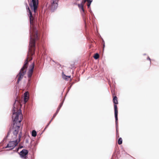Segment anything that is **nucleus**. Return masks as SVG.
Instances as JSON below:
<instances>
[{"instance_id": "11", "label": "nucleus", "mask_w": 159, "mask_h": 159, "mask_svg": "<svg viewBox=\"0 0 159 159\" xmlns=\"http://www.w3.org/2000/svg\"><path fill=\"white\" fill-rule=\"evenodd\" d=\"M58 112L56 111L55 113L54 114V115L52 116V120L49 121V123L48 124L46 125V126L44 128V129H46L47 128V127L49 125V124L50 123L51 120L55 117V116H56V115L58 114Z\"/></svg>"}, {"instance_id": "19", "label": "nucleus", "mask_w": 159, "mask_h": 159, "mask_svg": "<svg viewBox=\"0 0 159 159\" xmlns=\"http://www.w3.org/2000/svg\"><path fill=\"white\" fill-rule=\"evenodd\" d=\"M89 12H90V14H91V15H92V16L94 15V14H93V12H92V11H91V8H89Z\"/></svg>"}, {"instance_id": "14", "label": "nucleus", "mask_w": 159, "mask_h": 159, "mask_svg": "<svg viewBox=\"0 0 159 159\" xmlns=\"http://www.w3.org/2000/svg\"><path fill=\"white\" fill-rule=\"evenodd\" d=\"M32 135L33 137H36L37 135V133L35 130H33L32 132Z\"/></svg>"}, {"instance_id": "5", "label": "nucleus", "mask_w": 159, "mask_h": 159, "mask_svg": "<svg viewBox=\"0 0 159 159\" xmlns=\"http://www.w3.org/2000/svg\"><path fill=\"white\" fill-rule=\"evenodd\" d=\"M21 136L19 134L18 136V139H16L15 141H11L8 143L6 148H10V150H12L17 145L18 143L20 141V138Z\"/></svg>"}, {"instance_id": "31", "label": "nucleus", "mask_w": 159, "mask_h": 159, "mask_svg": "<svg viewBox=\"0 0 159 159\" xmlns=\"http://www.w3.org/2000/svg\"><path fill=\"white\" fill-rule=\"evenodd\" d=\"M52 61H53L54 62V61L53 60H52Z\"/></svg>"}, {"instance_id": "32", "label": "nucleus", "mask_w": 159, "mask_h": 159, "mask_svg": "<svg viewBox=\"0 0 159 159\" xmlns=\"http://www.w3.org/2000/svg\"><path fill=\"white\" fill-rule=\"evenodd\" d=\"M52 61H53L54 62V61L53 60H52Z\"/></svg>"}, {"instance_id": "21", "label": "nucleus", "mask_w": 159, "mask_h": 159, "mask_svg": "<svg viewBox=\"0 0 159 159\" xmlns=\"http://www.w3.org/2000/svg\"><path fill=\"white\" fill-rule=\"evenodd\" d=\"M147 60H149L150 61V64H151V59H150V57L148 56L147 58Z\"/></svg>"}, {"instance_id": "10", "label": "nucleus", "mask_w": 159, "mask_h": 159, "mask_svg": "<svg viewBox=\"0 0 159 159\" xmlns=\"http://www.w3.org/2000/svg\"><path fill=\"white\" fill-rule=\"evenodd\" d=\"M62 78L65 80H69L70 79V76H66L65 74H64L63 72L62 73Z\"/></svg>"}, {"instance_id": "28", "label": "nucleus", "mask_w": 159, "mask_h": 159, "mask_svg": "<svg viewBox=\"0 0 159 159\" xmlns=\"http://www.w3.org/2000/svg\"><path fill=\"white\" fill-rule=\"evenodd\" d=\"M116 133L117 134H118V131L117 130H116ZM118 135V134H117V136Z\"/></svg>"}, {"instance_id": "7", "label": "nucleus", "mask_w": 159, "mask_h": 159, "mask_svg": "<svg viewBox=\"0 0 159 159\" xmlns=\"http://www.w3.org/2000/svg\"><path fill=\"white\" fill-rule=\"evenodd\" d=\"M20 156L22 158L26 159L28 151L26 149L22 150L20 152Z\"/></svg>"}, {"instance_id": "23", "label": "nucleus", "mask_w": 159, "mask_h": 159, "mask_svg": "<svg viewBox=\"0 0 159 159\" xmlns=\"http://www.w3.org/2000/svg\"><path fill=\"white\" fill-rule=\"evenodd\" d=\"M31 80V78H29V79L28 80V82H30Z\"/></svg>"}, {"instance_id": "2", "label": "nucleus", "mask_w": 159, "mask_h": 159, "mask_svg": "<svg viewBox=\"0 0 159 159\" xmlns=\"http://www.w3.org/2000/svg\"><path fill=\"white\" fill-rule=\"evenodd\" d=\"M16 101V100L13 104L12 115L13 124L9 129H19L21 125V122L22 120L21 111L16 107L17 106L15 103Z\"/></svg>"}, {"instance_id": "24", "label": "nucleus", "mask_w": 159, "mask_h": 159, "mask_svg": "<svg viewBox=\"0 0 159 159\" xmlns=\"http://www.w3.org/2000/svg\"><path fill=\"white\" fill-rule=\"evenodd\" d=\"M103 50H104V48L105 46V43H104V44H103Z\"/></svg>"}, {"instance_id": "26", "label": "nucleus", "mask_w": 159, "mask_h": 159, "mask_svg": "<svg viewBox=\"0 0 159 159\" xmlns=\"http://www.w3.org/2000/svg\"><path fill=\"white\" fill-rule=\"evenodd\" d=\"M102 42L103 44H104V43H105L104 41L102 39Z\"/></svg>"}, {"instance_id": "12", "label": "nucleus", "mask_w": 159, "mask_h": 159, "mask_svg": "<svg viewBox=\"0 0 159 159\" xmlns=\"http://www.w3.org/2000/svg\"><path fill=\"white\" fill-rule=\"evenodd\" d=\"M64 100H63L61 102L60 104V105H59V107L57 108L56 111H57V112H59L60 109H61V107L63 105V102H64Z\"/></svg>"}, {"instance_id": "20", "label": "nucleus", "mask_w": 159, "mask_h": 159, "mask_svg": "<svg viewBox=\"0 0 159 159\" xmlns=\"http://www.w3.org/2000/svg\"><path fill=\"white\" fill-rule=\"evenodd\" d=\"M30 82H28L27 84V86L29 88L30 86Z\"/></svg>"}, {"instance_id": "17", "label": "nucleus", "mask_w": 159, "mask_h": 159, "mask_svg": "<svg viewBox=\"0 0 159 159\" xmlns=\"http://www.w3.org/2000/svg\"><path fill=\"white\" fill-rule=\"evenodd\" d=\"M122 143V139L120 138L118 140V143L119 144H121Z\"/></svg>"}, {"instance_id": "25", "label": "nucleus", "mask_w": 159, "mask_h": 159, "mask_svg": "<svg viewBox=\"0 0 159 159\" xmlns=\"http://www.w3.org/2000/svg\"><path fill=\"white\" fill-rule=\"evenodd\" d=\"M23 147L22 146H20L18 148H22Z\"/></svg>"}, {"instance_id": "29", "label": "nucleus", "mask_w": 159, "mask_h": 159, "mask_svg": "<svg viewBox=\"0 0 159 159\" xmlns=\"http://www.w3.org/2000/svg\"><path fill=\"white\" fill-rule=\"evenodd\" d=\"M32 59V58L31 57V58H30V60H31Z\"/></svg>"}, {"instance_id": "13", "label": "nucleus", "mask_w": 159, "mask_h": 159, "mask_svg": "<svg viewBox=\"0 0 159 159\" xmlns=\"http://www.w3.org/2000/svg\"><path fill=\"white\" fill-rule=\"evenodd\" d=\"M92 2V0H88V1H87L88 3L87 4V6L88 7V9L90 8V5H91V3Z\"/></svg>"}, {"instance_id": "15", "label": "nucleus", "mask_w": 159, "mask_h": 159, "mask_svg": "<svg viewBox=\"0 0 159 159\" xmlns=\"http://www.w3.org/2000/svg\"><path fill=\"white\" fill-rule=\"evenodd\" d=\"M18 130H14V131H13V134L15 135V137L17 136V134H18Z\"/></svg>"}, {"instance_id": "3", "label": "nucleus", "mask_w": 159, "mask_h": 159, "mask_svg": "<svg viewBox=\"0 0 159 159\" xmlns=\"http://www.w3.org/2000/svg\"><path fill=\"white\" fill-rule=\"evenodd\" d=\"M113 102L114 104V114L116 120V129H117L118 128L117 126V121L118 120V110L116 104H118V102L117 100V97L116 96H114L113 99Z\"/></svg>"}, {"instance_id": "16", "label": "nucleus", "mask_w": 159, "mask_h": 159, "mask_svg": "<svg viewBox=\"0 0 159 159\" xmlns=\"http://www.w3.org/2000/svg\"><path fill=\"white\" fill-rule=\"evenodd\" d=\"M93 57L95 59H97L99 57V54L97 53H95L93 56Z\"/></svg>"}, {"instance_id": "27", "label": "nucleus", "mask_w": 159, "mask_h": 159, "mask_svg": "<svg viewBox=\"0 0 159 159\" xmlns=\"http://www.w3.org/2000/svg\"><path fill=\"white\" fill-rule=\"evenodd\" d=\"M37 44H38V49H39V43H38Z\"/></svg>"}, {"instance_id": "18", "label": "nucleus", "mask_w": 159, "mask_h": 159, "mask_svg": "<svg viewBox=\"0 0 159 159\" xmlns=\"http://www.w3.org/2000/svg\"><path fill=\"white\" fill-rule=\"evenodd\" d=\"M88 0H83L81 3L80 4H82L83 6L84 4L86 2H87Z\"/></svg>"}, {"instance_id": "8", "label": "nucleus", "mask_w": 159, "mask_h": 159, "mask_svg": "<svg viewBox=\"0 0 159 159\" xmlns=\"http://www.w3.org/2000/svg\"><path fill=\"white\" fill-rule=\"evenodd\" d=\"M31 69L29 70L28 72V77L29 78H31L33 72V70L34 68V64L33 63L30 66Z\"/></svg>"}, {"instance_id": "30", "label": "nucleus", "mask_w": 159, "mask_h": 159, "mask_svg": "<svg viewBox=\"0 0 159 159\" xmlns=\"http://www.w3.org/2000/svg\"><path fill=\"white\" fill-rule=\"evenodd\" d=\"M146 55V54L145 53H144V54H143V55Z\"/></svg>"}, {"instance_id": "6", "label": "nucleus", "mask_w": 159, "mask_h": 159, "mask_svg": "<svg viewBox=\"0 0 159 159\" xmlns=\"http://www.w3.org/2000/svg\"><path fill=\"white\" fill-rule=\"evenodd\" d=\"M78 6L81 12L84 22L86 24V19H88V17L86 15L85 11L84 8L82 4H78Z\"/></svg>"}, {"instance_id": "22", "label": "nucleus", "mask_w": 159, "mask_h": 159, "mask_svg": "<svg viewBox=\"0 0 159 159\" xmlns=\"http://www.w3.org/2000/svg\"><path fill=\"white\" fill-rule=\"evenodd\" d=\"M72 84L71 85H70L68 88V92L69 91L70 89L71 88V86H72Z\"/></svg>"}, {"instance_id": "9", "label": "nucleus", "mask_w": 159, "mask_h": 159, "mask_svg": "<svg viewBox=\"0 0 159 159\" xmlns=\"http://www.w3.org/2000/svg\"><path fill=\"white\" fill-rule=\"evenodd\" d=\"M29 93L28 92H25L24 93V102L25 104L28 101L29 99V96H28Z\"/></svg>"}, {"instance_id": "4", "label": "nucleus", "mask_w": 159, "mask_h": 159, "mask_svg": "<svg viewBox=\"0 0 159 159\" xmlns=\"http://www.w3.org/2000/svg\"><path fill=\"white\" fill-rule=\"evenodd\" d=\"M59 0H50L49 3H48L52 12H54L58 7Z\"/></svg>"}, {"instance_id": "1", "label": "nucleus", "mask_w": 159, "mask_h": 159, "mask_svg": "<svg viewBox=\"0 0 159 159\" xmlns=\"http://www.w3.org/2000/svg\"><path fill=\"white\" fill-rule=\"evenodd\" d=\"M30 24V39L28 52L24 64L16 76L18 77L17 83L18 84L26 73L28 66L29 56H32L35 53L36 41L39 40L38 30L36 28V20L35 16H29Z\"/></svg>"}]
</instances>
